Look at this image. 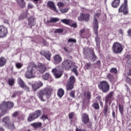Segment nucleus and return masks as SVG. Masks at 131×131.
Returning <instances> with one entry per match:
<instances>
[{"label":"nucleus","mask_w":131,"mask_h":131,"mask_svg":"<svg viewBox=\"0 0 131 131\" xmlns=\"http://www.w3.org/2000/svg\"><path fill=\"white\" fill-rule=\"evenodd\" d=\"M37 70L39 73H45L46 70H47V68L45 64L41 63L39 62L38 63V66H36L34 62H31L28 66L27 71L25 74V77L28 79L34 78Z\"/></svg>","instance_id":"obj_1"},{"label":"nucleus","mask_w":131,"mask_h":131,"mask_svg":"<svg viewBox=\"0 0 131 131\" xmlns=\"http://www.w3.org/2000/svg\"><path fill=\"white\" fill-rule=\"evenodd\" d=\"M53 92V89L51 87H46L44 89L40 91L37 96L42 102H46L48 99H50L51 93Z\"/></svg>","instance_id":"obj_2"},{"label":"nucleus","mask_w":131,"mask_h":131,"mask_svg":"<svg viewBox=\"0 0 131 131\" xmlns=\"http://www.w3.org/2000/svg\"><path fill=\"white\" fill-rule=\"evenodd\" d=\"M89 53H86V50L83 49V54L85 56V58L87 59L89 61H92V62H95L97 60V56L95 54L94 52V49H90L88 50Z\"/></svg>","instance_id":"obj_3"},{"label":"nucleus","mask_w":131,"mask_h":131,"mask_svg":"<svg viewBox=\"0 0 131 131\" xmlns=\"http://www.w3.org/2000/svg\"><path fill=\"white\" fill-rule=\"evenodd\" d=\"M93 30L94 31V33H95L97 37L95 38L96 45L97 46H100V38L98 37V29H99V23L98 22V19L96 18V17H94V21H93Z\"/></svg>","instance_id":"obj_4"},{"label":"nucleus","mask_w":131,"mask_h":131,"mask_svg":"<svg viewBox=\"0 0 131 131\" xmlns=\"http://www.w3.org/2000/svg\"><path fill=\"white\" fill-rule=\"evenodd\" d=\"M113 52L115 54H119L123 51V48H122V45L118 42H115L112 46Z\"/></svg>","instance_id":"obj_5"},{"label":"nucleus","mask_w":131,"mask_h":131,"mask_svg":"<svg viewBox=\"0 0 131 131\" xmlns=\"http://www.w3.org/2000/svg\"><path fill=\"white\" fill-rule=\"evenodd\" d=\"M1 106V108H4V111H8V110H10L13 107H14V103L11 102H6L3 101L2 103L0 104Z\"/></svg>","instance_id":"obj_6"},{"label":"nucleus","mask_w":131,"mask_h":131,"mask_svg":"<svg viewBox=\"0 0 131 131\" xmlns=\"http://www.w3.org/2000/svg\"><path fill=\"white\" fill-rule=\"evenodd\" d=\"M119 13H123L124 15L128 14V10L127 9V0H124L123 4L119 9Z\"/></svg>","instance_id":"obj_7"},{"label":"nucleus","mask_w":131,"mask_h":131,"mask_svg":"<svg viewBox=\"0 0 131 131\" xmlns=\"http://www.w3.org/2000/svg\"><path fill=\"white\" fill-rule=\"evenodd\" d=\"M98 86L100 90H102L103 93H107V92L109 91V84L106 81H102L100 82V84L98 85Z\"/></svg>","instance_id":"obj_8"},{"label":"nucleus","mask_w":131,"mask_h":131,"mask_svg":"<svg viewBox=\"0 0 131 131\" xmlns=\"http://www.w3.org/2000/svg\"><path fill=\"white\" fill-rule=\"evenodd\" d=\"M41 114V111L38 110L36 111L34 113L30 114L29 117L28 118V121H32L36 118H38Z\"/></svg>","instance_id":"obj_9"},{"label":"nucleus","mask_w":131,"mask_h":131,"mask_svg":"<svg viewBox=\"0 0 131 131\" xmlns=\"http://www.w3.org/2000/svg\"><path fill=\"white\" fill-rule=\"evenodd\" d=\"M2 124L5 126H8L10 128H14V124L10 122V118L9 117H5L2 119Z\"/></svg>","instance_id":"obj_10"},{"label":"nucleus","mask_w":131,"mask_h":131,"mask_svg":"<svg viewBox=\"0 0 131 131\" xmlns=\"http://www.w3.org/2000/svg\"><path fill=\"white\" fill-rule=\"evenodd\" d=\"M74 82H75V78L74 76H71L67 84V91H70V90L73 89Z\"/></svg>","instance_id":"obj_11"},{"label":"nucleus","mask_w":131,"mask_h":131,"mask_svg":"<svg viewBox=\"0 0 131 131\" xmlns=\"http://www.w3.org/2000/svg\"><path fill=\"white\" fill-rule=\"evenodd\" d=\"M73 66V63L70 60H66L62 62V67L67 71L70 70V69Z\"/></svg>","instance_id":"obj_12"},{"label":"nucleus","mask_w":131,"mask_h":131,"mask_svg":"<svg viewBox=\"0 0 131 131\" xmlns=\"http://www.w3.org/2000/svg\"><path fill=\"white\" fill-rule=\"evenodd\" d=\"M78 20L80 21H85L86 22H88V21L90 20V14L88 13H81L78 17Z\"/></svg>","instance_id":"obj_13"},{"label":"nucleus","mask_w":131,"mask_h":131,"mask_svg":"<svg viewBox=\"0 0 131 131\" xmlns=\"http://www.w3.org/2000/svg\"><path fill=\"white\" fill-rule=\"evenodd\" d=\"M17 83L19 84V85L24 90H25L27 92H29V88L26 85L25 83H24V81L21 79V78H18L17 79Z\"/></svg>","instance_id":"obj_14"},{"label":"nucleus","mask_w":131,"mask_h":131,"mask_svg":"<svg viewBox=\"0 0 131 131\" xmlns=\"http://www.w3.org/2000/svg\"><path fill=\"white\" fill-rule=\"evenodd\" d=\"M8 34V29L4 26H0V37H5Z\"/></svg>","instance_id":"obj_15"},{"label":"nucleus","mask_w":131,"mask_h":131,"mask_svg":"<svg viewBox=\"0 0 131 131\" xmlns=\"http://www.w3.org/2000/svg\"><path fill=\"white\" fill-rule=\"evenodd\" d=\"M52 72L53 74V75L55 76V78H60V77H61L63 74L62 71L58 70L56 68L52 69Z\"/></svg>","instance_id":"obj_16"},{"label":"nucleus","mask_w":131,"mask_h":131,"mask_svg":"<svg viewBox=\"0 0 131 131\" xmlns=\"http://www.w3.org/2000/svg\"><path fill=\"white\" fill-rule=\"evenodd\" d=\"M42 85H43V83H42L41 81H38L32 84V88L34 91H36L40 88H41Z\"/></svg>","instance_id":"obj_17"},{"label":"nucleus","mask_w":131,"mask_h":131,"mask_svg":"<svg viewBox=\"0 0 131 131\" xmlns=\"http://www.w3.org/2000/svg\"><path fill=\"white\" fill-rule=\"evenodd\" d=\"M81 117V120L84 124H87V123L90 122V118L89 117V115H88V114H82Z\"/></svg>","instance_id":"obj_18"},{"label":"nucleus","mask_w":131,"mask_h":131,"mask_svg":"<svg viewBox=\"0 0 131 131\" xmlns=\"http://www.w3.org/2000/svg\"><path fill=\"white\" fill-rule=\"evenodd\" d=\"M113 94L114 93L113 92L108 93L107 96L106 97V99L105 100V104H108V103L109 105L111 104V102H112V99H113Z\"/></svg>","instance_id":"obj_19"},{"label":"nucleus","mask_w":131,"mask_h":131,"mask_svg":"<svg viewBox=\"0 0 131 131\" xmlns=\"http://www.w3.org/2000/svg\"><path fill=\"white\" fill-rule=\"evenodd\" d=\"M103 112L104 115L107 116L108 113H110V105H108V104L105 103L103 107Z\"/></svg>","instance_id":"obj_20"},{"label":"nucleus","mask_w":131,"mask_h":131,"mask_svg":"<svg viewBox=\"0 0 131 131\" xmlns=\"http://www.w3.org/2000/svg\"><path fill=\"white\" fill-rule=\"evenodd\" d=\"M48 6L51 9V10H53V11L56 12V13L58 12V10H57V8H56V6H55V4H54V2L49 1L48 3Z\"/></svg>","instance_id":"obj_21"},{"label":"nucleus","mask_w":131,"mask_h":131,"mask_svg":"<svg viewBox=\"0 0 131 131\" xmlns=\"http://www.w3.org/2000/svg\"><path fill=\"white\" fill-rule=\"evenodd\" d=\"M41 55H42L43 56H44V57H45V58H46V59H47V60H48V61H50L51 60V53H50V52H45L43 51H41L40 52Z\"/></svg>","instance_id":"obj_22"},{"label":"nucleus","mask_w":131,"mask_h":131,"mask_svg":"<svg viewBox=\"0 0 131 131\" xmlns=\"http://www.w3.org/2000/svg\"><path fill=\"white\" fill-rule=\"evenodd\" d=\"M54 64H55L56 65H57V64H59V63H61V62L62 61V58L61 57V56H60V55H55L54 57Z\"/></svg>","instance_id":"obj_23"},{"label":"nucleus","mask_w":131,"mask_h":131,"mask_svg":"<svg viewBox=\"0 0 131 131\" xmlns=\"http://www.w3.org/2000/svg\"><path fill=\"white\" fill-rule=\"evenodd\" d=\"M90 99H91V93L88 92L86 93V98L83 100V104L84 105L89 104V103H90Z\"/></svg>","instance_id":"obj_24"},{"label":"nucleus","mask_w":131,"mask_h":131,"mask_svg":"<svg viewBox=\"0 0 131 131\" xmlns=\"http://www.w3.org/2000/svg\"><path fill=\"white\" fill-rule=\"evenodd\" d=\"M35 18L34 17L31 16L28 19V25L31 28L32 26H34L35 25V21H34Z\"/></svg>","instance_id":"obj_25"},{"label":"nucleus","mask_w":131,"mask_h":131,"mask_svg":"<svg viewBox=\"0 0 131 131\" xmlns=\"http://www.w3.org/2000/svg\"><path fill=\"white\" fill-rule=\"evenodd\" d=\"M119 5H120V0H114L112 3V6L113 8H118V7H119Z\"/></svg>","instance_id":"obj_26"},{"label":"nucleus","mask_w":131,"mask_h":131,"mask_svg":"<svg viewBox=\"0 0 131 131\" xmlns=\"http://www.w3.org/2000/svg\"><path fill=\"white\" fill-rule=\"evenodd\" d=\"M61 22L64 23V24H67V25H70L72 23H73V20L69 19H61Z\"/></svg>","instance_id":"obj_27"},{"label":"nucleus","mask_w":131,"mask_h":131,"mask_svg":"<svg viewBox=\"0 0 131 131\" xmlns=\"http://www.w3.org/2000/svg\"><path fill=\"white\" fill-rule=\"evenodd\" d=\"M6 63H7V59L5 57H1L0 58V67L4 66Z\"/></svg>","instance_id":"obj_28"},{"label":"nucleus","mask_w":131,"mask_h":131,"mask_svg":"<svg viewBox=\"0 0 131 131\" xmlns=\"http://www.w3.org/2000/svg\"><path fill=\"white\" fill-rule=\"evenodd\" d=\"M17 3L21 8H25L26 3L24 0H17Z\"/></svg>","instance_id":"obj_29"},{"label":"nucleus","mask_w":131,"mask_h":131,"mask_svg":"<svg viewBox=\"0 0 131 131\" xmlns=\"http://www.w3.org/2000/svg\"><path fill=\"white\" fill-rule=\"evenodd\" d=\"M60 21V19L57 17H52L50 20H48L47 23H56V22H58Z\"/></svg>","instance_id":"obj_30"},{"label":"nucleus","mask_w":131,"mask_h":131,"mask_svg":"<svg viewBox=\"0 0 131 131\" xmlns=\"http://www.w3.org/2000/svg\"><path fill=\"white\" fill-rule=\"evenodd\" d=\"M57 95L59 98H62L64 96V90L62 89H59Z\"/></svg>","instance_id":"obj_31"},{"label":"nucleus","mask_w":131,"mask_h":131,"mask_svg":"<svg viewBox=\"0 0 131 131\" xmlns=\"http://www.w3.org/2000/svg\"><path fill=\"white\" fill-rule=\"evenodd\" d=\"M8 83L11 86L13 85L14 83H15V79L13 78H9L8 81Z\"/></svg>","instance_id":"obj_32"},{"label":"nucleus","mask_w":131,"mask_h":131,"mask_svg":"<svg viewBox=\"0 0 131 131\" xmlns=\"http://www.w3.org/2000/svg\"><path fill=\"white\" fill-rule=\"evenodd\" d=\"M32 126L33 127H40L41 126V122H36L31 124Z\"/></svg>","instance_id":"obj_33"},{"label":"nucleus","mask_w":131,"mask_h":131,"mask_svg":"<svg viewBox=\"0 0 131 131\" xmlns=\"http://www.w3.org/2000/svg\"><path fill=\"white\" fill-rule=\"evenodd\" d=\"M7 113L6 111H4V108L2 107V106L0 105V117H2V116H4Z\"/></svg>","instance_id":"obj_34"},{"label":"nucleus","mask_w":131,"mask_h":131,"mask_svg":"<svg viewBox=\"0 0 131 131\" xmlns=\"http://www.w3.org/2000/svg\"><path fill=\"white\" fill-rule=\"evenodd\" d=\"M106 78L108 79L110 81H113V80H114V77H113V75H112L110 73L107 74Z\"/></svg>","instance_id":"obj_35"},{"label":"nucleus","mask_w":131,"mask_h":131,"mask_svg":"<svg viewBox=\"0 0 131 131\" xmlns=\"http://www.w3.org/2000/svg\"><path fill=\"white\" fill-rule=\"evenodd\" d=\"M92 106L96 110H99L100 109V106L99 105V103L98 102H95L93 104Z\"/></svg>","instance_id":"obj_36"},{"label":"nucleus","mask_w":131,"mask_h":131,"mask_svg":"<svg viewBox=\"0 0 131 131\" xmlns=\"http://www.w3.org/2000/svg\"><path fill=\"white\" fill-rule=\"evenodd\" d=\"M72 71H73V72H74V73H75V75H76V76H77V75H78V72L77 71V66H74L73 68Z\"/></svg>","instance_id":"obj_37"},{"label":"nucleus","mask_w":131,"mask_h":131,"mask_svg":"<svg viewBox=\"0 0 131 131\" xmlns=\"http://www.w3.org/2000/svg\"><path fill=\"white\" fill-rule=\"evenodd\" d=\"M92 63L90 62L86 63L84 66L85 69H86L87 70H88L89 69H92Z\"/></svg>","instance_id":"obj_38"},{"label":"nucleus","mask_w":131,"mask_h":131,"mask_svg":"<svg viewBox=\"0 0 131 131\" xmlns=\"http://www.w3.org/2000/svg\"><path fill=\"white\" fill-rule=\"evenodd\" d=\"M42 77L43 79H44L45 80H48L50 77V74L46 73L42 75Z\"/></svg>","instance_id":"obj_39"},{"label":"nucleus","mask_w":131,"mask_h":131,"mask_svg":"<svg viewBox=\"0 0 131 131\" xmlns=\"http://www.w3.org/2000/svg\"><path fill=\"white\" fill-rule=\"evenodd\" d=\"M57 6L59 9H62V8L64 7V6H65V5L62 2H58L57 3Z\"/></svg>","instance_id":"obj_40"},{"label":"nucleus","mask_w":131,"mask_h":131,"mask_svg":"<svg viewBox=\"0 0 131 131\" xmlns=\"http://www.w3.org/2000/svg\"><path fill=\"white\" fill-rule=\"evenodd\" d=\"M110 73L116 74V73H117V69L115 68H113L111 69Z\"/></svg>","instance_id":"obj_41"},{"label":"nucleus","mask_w":131,"mask_h":131,"mask_svg":"<svg viewBox=\"0 0 131 131\" xmlns=\"http://www.w3.org/2000/svg\"><path fill=\"white\" fill-rule=\"evenodd\" d=\"M27 16H28V13L27 12L26 13V14L25 15H20L18 19L19 20H23V19H24L25 18L27 17Z\"/></svg>","instance_id":"obj_42"},{"label":"nucleus","mask_w":131,"mask_h":131,"mask_svg":"<svg viewBox=\"0 0 131 131\" xmlns=\"http://www.w3.org/2000/svg\"><path fill=\"white\" fill-rule=\"evenodd\" d=\"M60 11L63 14L65 13H67V12H68V8H61L60 9Z\"/></svg>","instance_id":"obj_43"},{"label":"nucleus","mask_w":131,"mask_h":131,"mask_svg":"<svg viewBox=\"0 0 131 131\" xmlns=\"http://www.w3.org/2000/svg\"><path fill=\"white\" fill-rule=\"evenodd\" d=\"M15 66L16 68L20 69L22 66H23V64L20 63V62H17L15 63Z\"/></svg>","instance_id":"obj_44"},{"label":"nucleus","mask_w":131,"mask_h":131,"mask_svg":"<svg viewBox=\"0 0 131 131\" xmlns=\"http://www.w3.org/2000/svg\"><path fill=\"white\" fill-rule=\"evenodd\" d=\"M62 32H63V29H57L54 31L55 33H62Z\"/></svg>","instance_id":"obj_45"},{"label":"nucleus","mask_w":131,"mask_h":131,"mask_svg":"<svg viewBox=\"0 0 131 131\" xmlns=\"http://www.w3.org/2000/svg\"><path fill=\"white\" fill-rule=\"evenodd\" d=\"M119 111L121 114H122V113H123V106H122V105L119 104Z\"/></svg>","instance_id":"obj_46"},{"label":"nucleus","mask_w":131,"mask_h":131,"mask_svg":"<svg viewBox=\"0 0 131 131\" xmlns=\"http://www.w3.org/2000/svg\"><path fill=\"white\" fill-rule=\"evenodd\" d=\"M73 116H74V113H70L69 114V117L70 119H72L73 118Z\"/></svg>","instance_id":"obj_47"},{"label":"nucleus","mask_w":131,"mask_h":131,"mask_svg":"<svg viewBox=\"0 0 131 131\" xmlns=\"http://www.w3.org/2000/svg\"><path fill=\"white\" fill-rule=\"evenodd\" d=\"M68 42H76V40L73 38H70L68 40Z\"/></svg>","instance_id":"obj_48"},{"label":"nucleus","mask_w":131,"mask_h":131,"mask_svg":"<svg viewBox=\"0 0 131 131\" xmlns=\"http://www.w3.org/2000/svg\"><path fill=\"white\" fill-rule=\"evenodd\" d=\"M69 25L71 26V27H74V28H76L77 27V25H76V23H72Z\"/></svg>","instance_id":"obj_49"},{"label":"nucleus","mask_w":131,"mask_h":131,"mask_svg":"<svg viewBox=\"0 0 131 131\" xmlns=\"http://www.w3.org/2000/svg\"><path fill=\"white\" fill-rule=\"evenodd\" d=\"M75 92L74 91H72L71 92L70 94V96L71 97V98H74L75 97Z\"/></svg>","instance_id":"obj_50"},{"label":"nucleus","mask_w":131,"mask_h":131,"mask_svg":"<svg viewBox=\"0 0 131 131\" xmlns=\"http://www.w3.org/2000/svg\"><path fill=\"white\" fill-rule=\"evenodd\" d=\"M41 118L42 120H46V119H48V116L43 115Z\"/></svg>","instance_id":"obj_51"},{"label":"nucleus","mask_w":131,"mask_h":131,"mask_svg":"<svg viewBox=\"0 0 131 131\" xmlns=\"http://www.w3.org/2000/svg\"><path fill=\"white\" fill-rule=\"evenodd\" d=\"M126 82H127L128 83H129V84H131V79L129 78H127L126 79Z\"/></svg>","instance_id":"obj_52"},{"label":"nucleus","mask_w":131,"mask_h":131,"mask_svg":"<svg viewBox=\"0 0 131 131\" xmlns=\"http://www.w3.org/2000/svg\"><path fill=\"white\" fill-rule=\"evenodd\" d=\"M18 114H19V113L18 112H15L12 115L13 117H17V116H18Z\"/></svg>","instance_id":"obj_53"},{"label":"nucleus","mask_w":131,"mask_h":131,"mask_svg":"<svg viewBox=\"0 0 131 131\" xmlns=\"http://www.w3.org/2000/svg\"><path fill=\"white\" fill-rule=\"evenodd\" d=\"M28 8H29V9H32V8H33V6L31 5V4L29 3L28 4Z\"/></svg>","instance_id":"obj_54"},{"label":"nucleus","mask_w":131,"mask_h":131,"mask_svg":"<svg viewBox=\"0 0 131 131\" xmlns=\"http://www.w3.org/2000/svg\"><path fill=\"white\" fill-rule=\"evenodd\" d=\"M17 95H18V92H14V93L13 94V95H12V98H15V97H16V96H17Z\"/></svg>","instance_id":"obj_55"},{"label":"nucleus","mask_w":131,"mask_h":131,"mask_svg":"<svg viewBox=\"0 0 131 131\" xmlns=\"http://www.w3.org/2000/svg\"><path fill=\"white\" fill-rule=\"evenodd\" d=\"M127 33H128V36H130L131 37V29H129L127 31Z\"/></svg>","instance_id":"obj_56"},{"label":"nucleus","mask_w":131,"mask_h":131,"mask_svg":"<svg viewBox=\"0 0 131 131\" xmlns=\"http://www.w3.org/2000/svg\"><path fill=\"white\" fill-rule=\"evenodd\" d=\"M84 31H85L84 29H82L80 31V35H81V34H82V33H83V32H84Z\"/></svg>","instance_id":"obj_57"},{"label":"nucleus","mask_w":131,"mask_h":131,"mask_svg":"<svg viewBox=\"0 0 131 131\" xmlns=\"http://www.w3.org/2000/svg\"><path fill=\"white\" fill-rule=\"evenodd\" d=\"M95 64L96 65H100L101 64V61L98 60Z\"/></svg>","instance_id":"obj_58"},{"label":"nucleus","mask_w":131,"mask_h":131,"mask_svg":"<svg viewBox=\"0 0 131 131\" xmlns=\"http://www.w3.org/2000/svg\"><path fill=\"white\" fill-rule=\"evenodd\" d=\"M128 64L131 66V58H130L127 61Z\"/></svg>","instance_id":"obj_59"},{"label":"nucleus","mask_w":131,"mask_h":131,"mask_svg":"<svg viewBox=\"0 0 131 131\" xmlns=\"http://www.w3.org/2000/svg\"><path fill=\"white\" fill-rule=\"evenodd\" d=\"M119 33H120V34H121L122 35V34H123V31L122 30H120L118 31Z\"/></svg>","instance_id":"obj_60"},{"label":"nucleus","mask_w":131,"mask_h":131,"mask_svg":"<svg viewBox=\"0 0 131 131\" xmlns=\"http://www.w3.org/2000/svg\"><path fill=\"white\" fill-rule=\"evenodd\" d=\"M112 115H113V118H115V112L114 111L113 112Z\"/></svg>","instance_id":"obj_61"},{"label":"nucleus","mask_w":131,"mask_h":131,"mask_svg":"<svg viewBox=\"0 0 131 131\" xmlns=\"http://www.w3.org/2000/svg\"><path fill=\"white\" fill-rule=\"evenodd\" d=\"M64 51H66V52H67V53H69V50H68V49H67V48L64 47Z\"/></svg>","instance_id":"obj_62"},{"label":"nucleus","mask_w":131,"mask_h":131,"mask_svg":"<svg viewBox=\"0 0 131 131\" xmlns=\"http://www.w3.org/2000/svg\"><path fill=\"white\" fill-rule=\"evenodd\" d=\"M82 130L79 129L78 128H76V131H82Z\"/></svg>","instance_id":"obj_63"},{"label":"nucleus","mask_w":131,"mask_h":131,"mask_svg":"<svg viewBox=\"0 0 131 131\" xmlns=\"http://www.w3.org/2000/svg\"><path fill=\"white\" fill-rule=\"evenodd\" d=\"M128 75H131V69H130L128 73Z\"/></svg>","instance_id":"obj_64"}]
</instances>
